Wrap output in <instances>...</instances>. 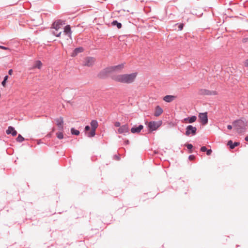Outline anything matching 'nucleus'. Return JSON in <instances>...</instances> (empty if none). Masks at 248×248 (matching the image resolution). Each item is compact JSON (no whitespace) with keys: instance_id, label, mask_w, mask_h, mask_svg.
I'll return each mask as SVG.
<instances>
[{"instance_id":"nucleus-1","label":"nucleus","mask_w":248,"mask_h":248,"mask_svg":"<svg viewBox=\"0 0 248 248\" xmlns=\"http://www.w3.org/2000/svg\"><path fill=\"white\" fill-rule=\"evenodd\" d=\"M137 73L124 74L115 75L112 79L116 82L124 84H131L134 82L137 76Z\"/></svg>"},{"instance_id":"nucleus-2","label":"nucleus","mask_w":248,"mask_h":248,"mask_svg":"<svg viewBox=\"0 0 248 248\" xmlns=\"http://www.w3.org/2000/svg\"><path fill=\"white\" fill-rule=\"evenodd\" d=\"M232 124L235 129L238 133H242L245 131L247 126V122L242 119L235 121L233 122Z\"/></svg>"},{"instance_id":"nucleus-3","label":"nucleus","mask_w":248,"mask_h":248,"mask_svg":"<svg viewBox=\"0 0 248 248\" xmlns=\"http://www.w3.org/2000/svg\"><path fill=\"white\" fill-rule=\"evenodd\" d=\"M124 63L110 66L104 69L102 72L105 75H107L114 72H120L124 68Z\"/></svg>"},{"instance_id":"nucleus-4","label":"nucleus","mask_w":248,"mask_h":248,"mask_svg":"<svg viewBox=\"0 0 248 248\" xmlns=\"http://www.w3.org/2000/svg\"><path fill=\"white\" fill-rule=\"evenodd\" d=\"M147 124L149 132H152V131H155L156 129H157V128L161 125L162 121H151L149 123H147Z\"/></svg>"},{"instance_id":"nucleus-5","label":"nucleus","mask_w":248,"mask_h":248,"mask_svg":"<svg viewBox=\"0 0 248 248\" xmlns=\"http://www.w3.org/2000/svg\"><path fill=\"white\" fill-rule=\"evenodd\" d=\"M64 23L62 20H58L55 22L53 24V28L55 29L56 31H53V34L56 36L57 37H60L61 34V32L59 33L57 32V31L61 28L62 25H64Z\"/></svg>"},{"instance_id":"nucleus-6","label":"nucleus","mask_w":248,"mask_h":248,"mask_svg":"<svg viewBox=\"0 0 248 248\" xmlns=\"http://www.w3.org/2000/svg\"><path fill=\"white\" fill-rule=\"evenodd\" d=\"M91 131L88 134L89 137H93L95 135V130L98 124L97 121L92 120L91 122Z\"/></svg>"},{"instance_id":"nucleus-7","label":"nucleus","mask_w":248,"mask_h":248,"mask_svg":"<svg viewBox=\"0 0 248 248\" xmlns=\"http://www.w3.org/2000/svg\"><path fill=\"white\" fill-rule=\"evenodd\" d=\"M95 62V58L91 57H87L85 59L84 61L83 65L90 67L93 65Z\"/></svg>"},{"instance_id":"nucleus-8","label":"nucleus","mask_w":248,"mask_h":248,"mask_svg":"<svg viewBox=\"0 0 248 248\" xmlns=\"http://www.w3.org/2000/svg\"><path fill=\"white\" fill-rule=\"evenodd\" d=\"M129 132V127L127 124H124L118 129V133L120 134H126Z\"/></svg>"},{"instance_id":"nucleus-9","label":"nucleus","mask_w":248,"mask_h":248,"mask_svg":"<svg viewBox=\"0 0 248 248\" xmlns=\"http://www.w3.org/2000/svg\"><path fill=\"white\" fill-rule=\"evenodd\" d=\"M63 34H65L67 36V40L70 41L71 40V31L70 25H67L65 27L63 31Z\"/></svg>"},{"instance_id":"nucleus-10","label":"nucleus","mask_w":248,"mask_h":248,"mask_svg":"<svg viewBox=\"0 0 248 248\" xmlns=\"http://www.w3.org/2000/svg\"><path fill=\"white\" fill-rule=\"evenodd\" d=\"M197 128L196 127H194L192 125H188L186 128V135L189 136L190 134L193 135L196 134Z\"/></svg>"},{"instance_id":"nucleus-11","label":"nucleus","mask_w":248,"mask_h":248,"mask_svg":"<svg viewBox=\"0 0 248 248\" xmlns=\"http://www.w3.org/2000/svg\"><path fill=\"white\" fill-rule=\"evenodd\" d=\"M199 117L202 124L205 125L207 123L208 118L207 113H200Z\"/></svg>"},{"instance_id":"nucleus-12","label":"nucleus","mask_w":248,"mask_h":248,"mask_svg":"<svg viewBox=\"0 0 248 248\" xmlns=\"http://www.w3.org/2000/svg\"><path fill=\"white\" fill-rule=\"evenodd\" d=\"M43 66V63L42 62L37 60L34 62V63L32 65V67L31 68V69L34 70L35 69H41Z\"/></svg>"},{"instance_id":"nucleus-13","label":"nucleus","mask_w":248,"mask_h":248,"mask_svg":"<svg viewBox=\"0 0 248 248\" xmlns=\"http://www.w3.org/2000/svg\"><path fill=\"white\" fill-rule=\"evenodd\" d=\"M201 93L205 95H217V94L216 91H210L205 89L201 90Z\"/></svg>"},{"instance_id":"nucleus-14","label":"nucleus","mask_w":248,"mask_h":248,"mask_svg":"<svg viewBox=\"0 0 248 248\" xmlns=\"http://www.w3.org/2000/svg\"><path fill=\"white\" fill-rule=\"evenodd\" d=\"M143 128L142 125H140L138 127H133L131 129V132L132 133H139Z\"/></svg>"},{"instance_id":"nucleus-15","label":"nucleus","mask_w":248,"mask_h":248,"mask_svg":"<svg viewBox=\"0 0 248 248\" xmlns=\"http://www.w3.org/2000/svg\"><path fill=\"white\" fill-rule=\"evenodd\" d=\"M163 111L162 108L160 106H157L155 108L154 115L156 117L159 116L163 113Z\"/></svg>"},{"instance_id":"nucleus-16","label":"nucleus","mask_w":248,"mask_h":248,"mask_svg":"<svg viewBox=\"0 0 248 248\" xmlns=\"http://www.w3.org/2000/svg\"><path fill=\"white\" fill-rule=\"evenodd\" d=\"M56 122L57 123V125L59 128L60 130H62L63 129V120L62 117H60L56 120Z\"/></svg>"},{"instance_id":"nucleus-17","label":"nucleus","mask_w":248,"mask_h":248,"mask_svg":"<svg viewBox=\"0 0 248 248\" xmlns=\"http://www.w3.org/2000/svg\"><path fill=\"white\" fill-rule=\"evenodd\" d=\"M6 133L7 134H11L12 136H15L17 134V132L14 127L12 126H9L7 130H6Z\"/></svg>"},{"instance_id":"nucleus-18","label":"nucleus","mask_w":248,"mask_h":248,"mask_svg":"<svg viewBox=\"0 0 248 248\" xmlns=\"http://www.w3.org/2000/svg\"><path fill=\"white\" fill-rule=\"evenodd\" d=\"M83 51V48L81 47L77 48L75 49L74 51L71 54L72 57H75L77 56L79 53H81Z\"/></svg>"},{"instance_id":"nucleus-19","label":"nucleus","mask_w":248,"mask_h":248,"mask_svg":"<svg viewBox=\"0 0 248 248\" xmlns=\"http://www.w3.org/2000/svg\"><path fill=\"white\" fill-rule=\"evenodd\" d=\"M175 98L173 95H166L164 97L163 100L167 102H170Z\"/></svg>"},{"instance_id":"nucleus-20","label":"nucleus","mask_w":248,"mask_h":248,"mask_svg":"<svg viewBox=\"0 0 248 248\" xmlns=\"http://www.w3.org/2000/svg\"><path fill=\"white\" fill-rule=\"evenodd\" d=\"M227 144L230 146V147L231 149H233V148H234L235 147L237 146L238 145H239V143L235 142H234L233 144L232 141V140H229L228 142V144Z\"/></svg>"},{"instance_id":"nucleus-21","label":"nucleus","mask_w":248,"mask_h":248,"mask_svg":"<svg viewBox=\"0 0 248 248\" xmlns=\"http://www.w3.org/2000/svg\"><path fill=\"white\" fill-rule=\"evenodd\" d=\"M112 25L114 26L116 25L118 29H121L122 28L121 23L118 22L116 20L113 21L112 22Z\"/></svg>"},{"instance_id":"nucleus-22","label":"nucleus","mask_w":248,"mask_h":248,"mask_svg":"<svg viewBox=\"0 0 248 248\" xmlns=\"http://www.w3.org/2000/svg\"><path fill=\"white\" fill-rule=\"evenodd\" d=\"M71 133L73 135H78L79 134V131L78 130L75 129L74 128H72L71 129Z\"/></svg>"},{"instance_id":"nucleus-23","label":"nucleus","mask_w":248,"mask_h":248,"mask_svg":"<svg viewBox=\"0 0 248 248\" xmlns=\"http://www.w3.org/2000/svg\"><path fill=\"white\" fill-rule=\"evenodd\" d=\"M197 117L195 116H192L188 118V122L189 123H192L196 121Z\"/></svg>"},{"instance_id":"nucleus-24","label":"nucleus","mask_w":248,"mask_h":248,"mask_svg":"<svg viewBox=\"0 0 248 248\" xmlns=\"http://www.w3.org/2000/svg\"><path fill=\"white\" fill-rule=\"evenodd\" d=\"M24 140V138L21 135H18L16 138V140L18 142H22Z\"/></svg>"},{"instance_id":"nucleus-25","label":"nucleus","mask_w":248,"mask_h":248,"mask_svg":"<svg viewBox=\"0 0 248 248\" xmlns=\"http://www.w3.org/2000/svg\"><path fill=\"white\" fill-rule=\"evenodd\" d=\"M57 137L59 139H62L63 137V134L62 132H58L56 133Z\"/></svg>"},{"instance_id":"nucleus-26","label":"nucleus","mask_w":248,"mask_h":248,"mask_svg":"<svg viewBox=\"0 0 248 248\" xmlns=\"http://www.w3.org/2000/svg\"><path fill=\"white\" fill-rule=\"evenodd\" d=\"M8 78V76H5V77L4 78V80H3V81L1 83V84H2V86L3 87H5L6 82V81H7Z\"/></svg>"},{"instance_id":"nucleus-27","label":"nucleus","mask_w":248,"mask_h":248,"mask_svg":"<svg viewBox=\"0 0 248 248\" xmlns=\"http://www.w3.org/2000/svg\"><path fill=\"white\" fill-rule=\"evenodd\" d=\"M114 126H116V127H120L121 126V124L120 122H115L114 123Z\"/></svg>"},{"instance_id":"nucleus-28","label":"nucleus","mask_w":248,"mask_h":248,"mask_svg":"<svg viewBox=\"0 0 248 248\" xmlns=\"http://www.w3.org/2000/svg\"><path fill=\"white\" fill-rule=\"evenodd\" d=\"M63 36L62 37V39H63V41H64L65 42L67 41V42H70L71 40H70V41H67V39H66L67 36L65 35V34H63Z\"/></svg>"},{"instance_id":"nucleus-29","label":"nucleus","mask_w":248,"mask_h":248,"mask_svg":"<svg viewBox=\"0 0 248 248\" xmlns=\"http://www.w3.org/2000/svg\"><path fill=\"white\" fill-rule=\"evenodd\" d=\"M0 48L2 49H4V50H7L10 51V48H9L8 47H5V46H0Z\"/></svg>"},{"instance_id":"nucleus-30","label":"nucleus","mask_w":248,"mask_h":248,"mask_svg":"<svg viewBox=\"0 0 248 248\" xmlns=\"http://www.w3.org/2000/svg\"><path fill=\"white\" fill-rule=\"evenodd\" d=\"M206 152V154L208 155H210L211 154V153H212V151L211 149L207 150V151Z\"/></svg>"},{"instance_id":"nucleus-31","label":"nucleus","mask_w":248,"mask_h":248,"mask_svg":"<svg viewBox=\"0 0 248 248\" xmlns=\"http://www.w3.org/2000/svg\"><path fill=\"white\" fill-rule=\"evenodd\" d=\"M201 151L202 152H206L207 151V148L205 146H202L201 148Z\"/></svg>"},{"instance_id":"nucleus-32","label":"nucleus","mask_w":248,"mask_h":248,"mask_svg":"<svg viewBox=\"0 0 248 248\" xmlns=\"http://www.w3.org/2000/svg\"><path fill=\"white\" fill-rule=\"evenodd\" d=\"M186 147L188 149L191 150L193 148V145L191 144H188L186 145Z\"/></svg>"},{"instance_id":"nucleus-33","label":"nucleus","mask_w":248,"mask_h":248,"mask_svg":"<svg viewBox=\"0 0 248 248\" xmlns=\"http://www.w3.org/2000/svg\"><path fill=\"white\" fill-rule=\"evenodd\" d=\"M183 26H184L183 24H180L178 26L179 30H180V31L182 30L183 28Z\"/></svg>"},{"instance_id":"nucleus-34","label":"nucleus","mask_w":248,"mask_h":248,"mask_svg":"<svg viewBox=\"0 0 248 248\" xmlns=\"http://www.w3.org/2000/svg\"><path fill=\"white\" fill-rule=\"evenodd\" d=\"M244 65L246 67H248V59L246 60L244 62Z\"/></svg>"},{"instance_id":"nucleus-35","label":"nucleus","mask_w":248,"mask_h":248,"mask_svg":"<svg viewBox=\"0 0 248 248\" xmlns=\"http://www.w3.org/2000/svg\"><path fill=\"white\" fill-rule=\"evenodd\" d=\"M90 129V126L89 125H87V126H85V130L86 131H87L89 130Z\"/></svg>"},{"instance_id":"nucleus-36","label":"nucleus","mask_w":248,"mask_h":248,"mask_svg":"<svg viewBox=\"0 0 248 248\" xmlns=\"http://www.w3.org/2000/svg\"><path fill=\"white\" fill-rule=\"evenodd\" d=\"M195 158V156L193 155H190L189 156V159L190 160H193Z\"/></svg>"},{"instance_id":"nucleus-37","label":"nucleus","mask_w":248,"mask_h":248,"mask_svg":"<svg viewBox=\"0 0 248 248\" xmlns=\"http://www.w3.org/2000/svg\"><path fill=\"white\" fill-rule=\"evenodd\" d=\"M13 70L12 69H10L9 70V71H8V74L10 75H12L13 74Z\"/></svg>"},{"instance_id":"nucleus-38","label":"nucleus","mask_w":248,"mask_h":248,"mask_svg":"<svg viewBox=\"0 0 248 248\" xmlns=\"http://www.w3.org/2000/svg\"><path fill=\"white\" fill-rule=\"evenodd\" d=\"M227 128H228V129L231 130L232 129V126L231 125H228L227 126Z\"/></svg>"},{"instance_id":"nucleus-39","label":"nucleus","mask_w":248,"mask_h":248,"mask_svg":"<svg viewBox=\"0 0 248 248\" xmlns=\"http://www.w3.org/2000/svg\"><path fill=\"white\" fill-rule=\"evenodd\" d=\"M245 140L247 141H248V136H247V137H246L245 138Z\"/></svg>"},{"instance_id":"nucleus-40","label":"nucleus","mask_w":248,"mask_h":248,"mask_svg":"<svg viewBox=\"0 0 248 248\" xmlns=\"http://www.w3.org/2000/svg\"><path fill=\"white\" fill-rule=\"evenodd\" d=\"M54 131H55V129H54V128H53V129H52V132H54Z\"/></svg>"}]
</instances>
